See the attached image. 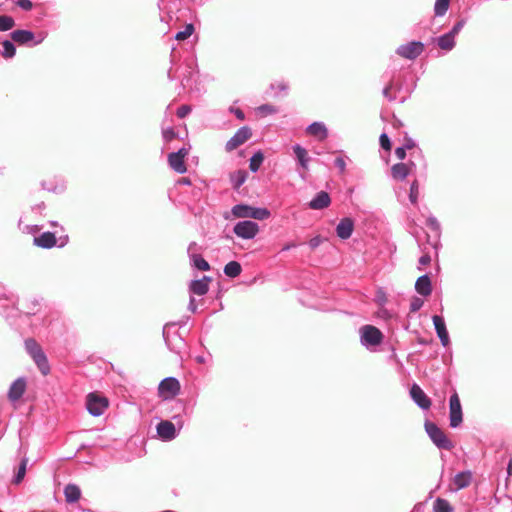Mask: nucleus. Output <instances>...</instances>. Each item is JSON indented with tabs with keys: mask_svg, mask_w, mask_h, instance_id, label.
<instances>
[{
	"mask_svg": "<svg viewBox=\"0 0 512 512\" xmlns=\"http://www.w3.org/2000/svg\"><path fill=\"white\" fill-rule=\"evenodd\" d=\"M64 495L66 502L74 503L79 500L81 496L80 488L75 484H68L64 488Z\"/></svg>",
	"mask_w": 512,
	"mask_h": 512,
	"instance_id": "nucleus-28",
	"label": "nucleus"
},
{
	"mask_svg": "<svg viewBox=\"0 0 512 512\" xmlns=\"http://www.w3.org/2000/svg\"><path fill=\"white\" fill-rule=\"evenodd\" d=\"M418 196H419V185H418V181L414 180L410 185V191H409V200L413 205L417 204Z\"/></svg>",
	"mask_w": 512,
	"mask_h": 512,
	"instance_id": "nucleus-42",
	"label": "nucleus"
},
{
	"mask_svg": "<svg viewBox=\"0 0 512 512\" xmlns=\"http://www.w3.org/2000/svg\"><path fill=\"white\" fill-rule=\"evenodd\" d=\"M376 302L379 306L383 307L387 302V297L382 289H379L376 294Z\"/></svg>",
	"mask_w": 512,
	"mask_h": 512,
	"instance_id": "nucleus-50",
	"label": "nucleus"
},
{
	"mask_svg": "<svg viewBox=\"0 0 512 512\" xmlns=\"http://www.w3.org/2000/svg\"><path fill=\"white\" fill-rule=\"evenodd\" d=\"M86 408L89 414H91L92 416H101L108 408V400L107 398L101 397L95 393H90L87 396Z\"/></svg>",
	"mask_w": 512,
	"mask_h": 512,
	"instance_id": "nucleus-9",
	"label": "nucleus"
},
{
	"mask_svg": "<svg viewBox=\"0 0 512 512\" xmlns=\"http://www.w3.org/2000/svg\"><path fill=\"white\" fill-rule=\"evenodd\" d=\"M12 40L19 45H29L30 47H34L42 43L44 37H40L35 40V34L30 30L18 29L14 30L10 34Z\"/></svg>",
	"mask_w": 512,
	"mask_h": 512,
	"instance_id": "nucleus-12",
	"label": "nucleus"
},
{
	"mask_svg": "<svg viewBox=\"0 0 512 512\" xmlns=\"http://www.w3.org/2000/svg\"><path fill=\"white\" fill-rule=\"evenodd\" d=\"M163 338L168 349L175 354L180 355L186 347V343L178 331L170 333V325L163 328Z\"/></svg>",
	"mask_w": 512,
	"mask_h": 512,
	"instance_id": "nucleus-7",
	"label": "nucleus"
},
{
	"mask_svg": "<svg viewBox=\"0 0 512 512\" xmlns=\"http://www.w3.org/2000/svg\"><path fill=\"white\" fill-rule=\"evenodd\" d=\"M271 213L267 208L251 206L250 219L266 220L270 217Z\"/></svg>",
	"mask_w": 512,
	"mask_h": 512,
	"instance_id": "nucleus-33",
	"label": "nucleus"
},
{
	"mask_svg": "<svg viewBox=\"0 0 512 512\" xmlns=\"http://www.w3.org/2000/svg\"><path fill=\"white\" fill-rule=\"evenodd\" d=\"M228 110L230 113L234 114L237 119H239L241 121L245 119V114L240 108L230 106Z\"/></svg>",
	"mask_w": 512,
	"mask_h": 512,
	"instance_id": "nucleus-55",
	"label": "nucleus"
},
{
	"mask_svg": "<svg viewBox=\"0 0 512 512\" xmlns=\"http://www.w3.org/2000/svg\"><path fill=\"white\" fill-rule=\"evenodd\" d=\"M247 172L245 170H237L230 175V182L233 189L238 190L247 179Z\"/></svg>",
	"mask_w": 512,
	"mask_h": 512,
	"instance_id": "nucleus-30",
	"label": "nucleus"
},
{
	"mask_svg": "<svg viewBox=\"0 0 512 512\" xmlns=\"http://www.w3.org/2000/svg\"><path fill=\"white\" fill-rule=\"evenodd\" d=\"M26 390V379L24 377H19L15 381L12 382L8 391V398L10 401H18Z\"/></svg>",
	"mask_w": 512,
	"mask_h": 512,
	"instance_id": "nucleus-16",
	"label": "nucleus"
},
{
	"mask_svg": "<svg viewBox=\"0 0 512 512\" xmlns=\"http://www.w3.org/2000/svg\"><path fill=\"white\" fill-rule=\"evenodd\" d=\"M259 232V225L252 220H242L237 222L233 227V233L245 240H251L256 237Z\"/></svg>",
	"mask_w": 512,
	"mask_h": 512,
	"instance_id": "nucleus-6",
	"label": "nucleus"
},
{
	"mask_svg": "<svg viewBox=\"0 0 512 512\" xmlns=\"http://www.w3.org/2000/svg\"><path fill=\"white\" fill-rule=\"evenodd\" d=\"M176 136H177V134L172 127H168L166 129H163V131H162V137H163L164 141H166V142L172 141L173 139L176 138Z\"/></svg>",
	"mask_w": 512,
	"mask_h": 512,
	"instance_id": "nucleus-47",
	"label": "nucleus"
},
{
	"mask_svg": "<svg viewBox=\"0 0 512 512\" xmlns=\"http://www.w3.org/2000/svg\"><path fill=\"white\" fill-rule=\"evenodd\" d=\"M177 184L189 186V185H191V180L189 178H187V177H183V178L178 180Z\"/></svg>",
	"mask_w": 512,
	"mask_h": 512,
	"instance_id": "nucleus-62",
	"label": "nucleus"
},
{
	"mask_svg": "<svg viewBox=\"0 0 512 512\" xmlns=\"http://www.w3.org/2000/svg\"><path fill=\"white\" fill-rule=\"evenodd\" d=\"M292 149L299 166H301L304 170H308L310 158L308 156L307 150L300 144L293 145Z\"/></svg>",
	"mask_w": 512,
	"mask_h": 512,
	"instance_id": "nucleus-23",
	"label": "nucleus"
},
{
	"mask_svg": "<svg viewBox=\"0 0 512 512\" xmlns=\"http://www.w3.org/2000/svg\"><path fill=\"white\" fill-rule=\"evenodd\" d=\"M322 241H323V239L321 238V236L317 235V236L312 237L309 240L308 244H309V247L312 250H314V249L318 248L321 245Z\"/></svg>",
	"mask_w": 512,
	"mask_h": 512,
	"instance_id": "nucleus-52",
	"label": "nucleus"
},
{
	"mask_svg": "<svg viewBox=\"0 0 512 512\" xmlns=\"http://www.w3.org/2000/svg\"><path fill=\"white\" fill-rule=\"evenodd\" d=\"M2 46H3L2 56L4 58H12L15 56L16 47L12 41L4 40L2 43Z\"/></svg>",
	"mask_w": 512,
	"mask_h": 512,
	"instance_id": "nucleus-37",
	"label": "nucleus"
},
{
	"mask_svg": "<svg viewBox=\"0 0 512 512\" xmlns=\"http://www.w3.org/2000/svg\"><path fill=\"white\" fill-rule=\"evenodd\" d=\"M354 231V220L350 217L342 218L336 226V234L342 240H347L351 237Z\"/></svg>",
	"mask_w": 512,
	"mask_h": 512,
	"instance_id": "nucleus-15",
	"label": "nucleus"
},
{
	"mask_svg": "<svg viewBox=\"0 0 512 512\" xmlns=\"http://www.w3.org/2000/svg\"><path fill=\"white\" fill-rule=\"evenodd\" d=\"M27 465H28V458L24 456L20 463L18 464L15 474L12 478V483L14 485H19L25 478L26 472H27Z\"/></svg>",
	"mask_w": 512,
	"mask_h": 512,
	"instance_id": "nucleus-26",
	"label": "nucleus"
},
{
	"mask_svg": "<svg viewBox=\"0 0 512 512\" xmlns=\"http://www.w3.org/2000/svg\"><path fill=\"white\" fill-rule=\"evenodd\" d=\"M270 89L272 91H275L274 96H279L280 93H284V95H286L287 91L289 89V86L286 82L279 81V82L271 83Z\"/></svg>",
	"mask_w": 512,
	"mask_h": 512,
	"instance_id": "nucleus-40",
	"label": "nucleus"
},
{
	"mask_svg": "<svg viewBox=\"0 0 512 512\" xmlns=\"http://www.w3.org/2000/svg\"><path fill=\"white\" fill-rule=\"evenodd\" d=\"M406 150L413 149L416 146L415 141L412 138L406 137L404 139V144L402 145Z\"/></svg>",
	"mask_w": 512,
	"mask_h": 512,
	"instance_id": "nucleus-58",
	"label": "nucleus"
},
{
	"mask_svg": "<svg viewBox=\"0 0 512 512\" xmlns=\"http://www.w3.org/2000/svg\"><path fill=\"white\" fill-rule=\"evenodd\" d=\"M393 81L391 80L389 82V84L387 86L384 87L382 93H383V96L388 100V101H393L395 99V97H393L390 93V90L392 89L393 87Z\"/></svg>",
	"mask_w": 512,
	"mask_h": 512,
	"instance_id": "nucleus-54",
	"label": "nucleus"
},
{
	"mask_svg": "<svg viewBox=\"0 0 512 512\" xmlns=\"http://www.w3.org/2000/svg\"><path fill=\"white\" fill-rule=\"evenodd\" d=\"M263 160H264V154L262 153V151H257L255 152L252 157L250 158V161H249V169L255 173L259 170L260 166L262 165L263 163Z\"/></svg>",
	"mask_w": 512,
	"mask_h": 512,
	"instance_id": "nucleus-34",
	"label": "nucleus"
},
{
	"mask_svg": "<svg viewBox=\"0 0 512 512\" xmlns=\"http://www.w3.org/2000/svg\"><path fill=\"white\" fill-rule=\"evenodd\" d=\"M425 49V45L421 41L413 40L405 44H401L396 49V54L407 60L417 59Z\"/></svg>",
	"mask_w": 512,
	"mask_h": 512,
	"instance_id": "nucleus-5",
	"label": "nucleus"
},
{
	"mask_svg": "<svg viewBox=\"0 0 512 512\" xmlns=\"http://www.w3.org/2000/svg\"><path fill=\"white\" fill-rule=\"evenodd\" d=\"M194 30H195V28L192 23L186 24L184 30L176 33L175 39L178 41L185 40L193 34Z\"/></svg>",
	"mask_w": 512,
	"mask_h": 512,
	"instance_id": "nucleus-39",
	"label": "nucleus"
},
{
	"mask_svg": "<svg viewBox=\"0 0 512 512\" xmlns=\"http://www.w3.org/2000/svg\"><path fill=\"white\" fill-rule=\"evenodd\" d=\"M45 207H46V206H45V203H44V202H40V203H38V204L34 205V206L32 207V210H33V211H36V210H43V209H45Z\"/></svg>",
	"mask_w": 512,
	"mask_h": 512,
	"instance_id": "nucleus-63",
	"label": "nucleus"
},
{
	"mask_svg": "<svg viewBox=\"0 0 512 512\" xmlns=\"http://www.w3.org/2000/svg\"><path fill=\"white\" fill-rule=\"evenodd\" d=\"M258 111L261 113V114H264V115H269V114H275L278 112V109L271 105V104H262L258 107Z\"/></svg>",
	"mask_w": 512,
	"mask_h": 512,
	"instance_id": "nucleus-44",
	"label": "nucleus"
},
{
	"mask_svg": "<svg viewBox=\"0 0 512 512\" xmlns=\"http://www.w3.org/2000/svg\"><path fill=\"white\" fill-rule=\"evenodd\" d=\"M251 205L240 203L236 204L231 209V214L235 218H242L244 220H250Z\"/></svg>",
	"mask_w": 512,
	"mask_h": 512,
	"instance_id": "nucleus-27",
	"label": "nucleus"
},
{
	"mask_svg": "<svg viewBox=\"0 0 512 512\" xmlns=\"http://www.w3.org/2000/svg\"><path fill=\"white\" fill-rule=\"evenodd\" d=\"M34 245L44 248L51 249L57 244V239L54 233L52 232H43L39 236L34 237L33 239Z\"/></svg>",
	"mask_w": 512,
	"mask_h": 512,
	"instance_id": "nucleus-19",
	"label": "nucleus"
},
{
	"mask_svg": "<svg viewBox=\"0 0 512 512\" xmlns=\"http://www.w3.org/2000/svg\"><path fill=\"white\" fill-rule=\"evenodd\" d=\"M180 382L175 377H166L159 383L158 392L164 399H172L180 393Z\"/></svg>",
	"mask_w": 512,
	"mask_h": 512,
	"instance_id": "nucleus-8",
	"label": "nucleus"
},
{
	"mask_svg": "<svg viewBox=\"0 0 512 512\" xmlns=\"http://www.w3.org/2000/svg\"><path fill=\"white\" fill-rule=\"evenodd\" d=\"M24 345L40 372L43 375H48L50 373V365L41 346L33 338L26 339Z\"/></svg>",
	"mask_w": 512,
	"mask_h": 512,
	"instance_id": "nucleus-1",
	"label": "nucleus"
},
{
	"mask_svg": "<svg viewBox=\"0 0 512 512\" xmlns=\"http://www.w3.org/2000/svg\"><path fill=\"white\" fill-rule=\"evenodd\" d=\"M410 173V165L406 163H396L391 168L392 177L396 180H404Z\"/></svg>",
	"mask_w": 512,
	"mask_h": 512,
	"instance_id": "nucleus-25",
	"label": "nucleus"
},
{
	"mask_svg": "<svg viewBox=\"0 0 512 512\" xmlns=\"http://www.w3.org/2000/svg\"><path fill=\"white\" fill-rule=\"evenodd\" d=\"M211 277L203 276L201 279L192 280L189 284V291L195 295L203 296L209 291Z\"/></svg>",
	"mask_w": 512,
	"mask_h": 512,
	"instance_id": "nucleus-18",
	"label": "nucleus"
},
{
	"mask_svg": "<svg viewBox=\"0 0 512 512\" xmlns=\"http://www.w3.org/2000/svg\"><path fill=\"white\" fill-rule=\"evenodd\" d=\"M174 154H177L179 157H181L182 159H185V157L188 155L189 153V149L185 148V147H182L180 149H178L176 152H173Z\"/></svg>",
	"mask_w": 512,
	"mask_h": 512,
	"instance_id": "nucleus-59",
	"label": "nucleus"
},
{
	"mask_svg": "<svg viewBox=\"0 0 512 512\" xmlns=\"http://www.w3.org/2000/svg\"><path fill=\"white\" fill-rule=\"evenodd\" d=\"M190 264L193 268L200 271L210 270V264L203 258L201 254L191 255Z\"/></svg>",
	"mask_w": 512,
	"mask_h": 512,
	"instance_id": "nucleus-32",
	"label": "nucleus"
},
{
	"mask_svg": "<svg viewBox=\"0 0 512 512\" xmlns=\"http://www.w3.org/2000/svg\"><path fill=\"white\" fill-rule=\"evenodd\" d=\"M42 187L43 189L49 191V192H54V193H58V192H61L63 191V187H61L60 189H58V187H47L45 185V182H42Z\"/></svg>",
	"mask_w": 512,
	"mask_h": 512,
	"instance_id": "nucleus-61",
	"label": "nucleus"
},
{
	"mask_svg": "<svg viewBox=\"0 0 512 512\" xmlns=\"http://www.w3.org/2000/svg\"><path fill=\"white\" fill-rule=\"evenodd\" d=\"M15 25L13 17L8 15H0V31L5 32L11 30Z\"/></svg>",
	"mask_w": 512,
	"mask_h": 512,
	"instance_id": "nucleus-38",
	"label": "nucleus"
},
{
	"mask_svg": "<svg viewBox=\"0 0 512 512\" xmlns=\"http://www.w3.org/2000/svg\"><path fill=\"white\" fill-rule=\"evenodd\" d=\"M449 420L452 428H457L463 421L462 406L457 392H454L449 399Z\"/></svg>",
	"mask_w": 512,
	"mask_h": 512,
	"instance_id": "nucleus-10",
	"label": "nucleus"
},
{
	"mask_svg": "<svg viewBox=\"0 0 512 512\" xmlns=\"http://www.w3.org/2000/svg\"><path fill=\"white\" fill-rule=\"evenodd\" d=\"M331 204L330 195L326 191H319L308 203V207L312 210H322Z\"/></svg>",
	"mask_w": 512,
	"mask_h": 512,
	"instance_id": "nucleus-17",
	"label": "nucleus"
},
{
	"mask_svg": "<svg viewBox=\"0 0 512 512\" xmlns=\"http://www.w3.org/2000/svg\"><path fill=\"white\" fill-rule=\"evenodd\" d=\"M436 42L437 45L445 51H451L456 45L455 38L448 32L436 38Z\"/></svg>",
	"mask_w": 512,
	"mask_h": 512,
	"instance_id": "nucleus-29",
	"label": "nucleus"
},
{
	"mask_svg": "<svg viewBox=\"0 0 512 512\" xmlns=\"http://www.w3.org/2000/svg\"><path fill=\"white\" fill-rule=\"evenodd\" d=\"M16 4L24 11H30L33 8V4L30 0H16Z\"/></svg>",
	"mask_w": 512,
	"mask_h": 512,
	"instance_id": "nucleus-51",
	"label": "nucleus"
},
{
	"mask_svg": "<svg viewBox=\"0 0 512 512\" xmlns=\"http://www.w3.org/2000/svg\"><path fill=\"white\" fill-rule=\"evenodd\" d=\"M191 112V107L189 105H181L176 112L178 118L183 119Z\"/></svg>",
	"mask_w": 512,
	"mask_h": 512,
	"instance_id": "nucleus-49",
	"label": "nucleus"
},
{
	"mask_svg": "<svg viewBox=\"0 0 512 512\" xmlns=\"http://www.w3.org/2000/svg\"><path fill=\"white\" fill-rule=\"evenodd\" d=\"M172 419L175 420V423L169 420H162L157 424V434L163 441L174 440L178 435V431L183 427L184 421L180 415H174Z\"/></svg>",
	"mask_w": 512,
	"mask_h": 512,
	"instance_id": "nucleus-3",
	"label": "nucleus"
},
{
	"mask_svg": "<svg viewBox=\"0 0 512 512\" xmlns=\"http://www.w3.org/2000/svg\"><path fill=\"white\" fill-rule=\"evenodd\" d=\"M432 321H433L434 329L436 331V334H437L441 344L444 347H447L450 344V338H449V333H448L444 318L440 315H434L432 317Z\"/></svg>",
	"mask_w": 512,
	"mask_h": 512,
	"instance_id": "nucleus-14",
	"label": "nucleus"
},
{
	"mask_svg": "<svg viewBox=\"0 0 512 512\" xmlns=\"http://www.w3.org/2000/svg\"><path fill=\"white\" fill-rule=\"evenodd\" d=\"M450 0H436L434 5L435 16H444L449 8Z\"/></svg>",
	"mask_w": 512,
	"mask_h": 512,
	"instance_id": "nucleus-36",
	"label": "nucleus"
},
{
	"mask_svg": "<svg viewBox=\"0 0 512 512\" xmlns=\"http://www.w3.org/2000/svg\"><path fill=\"white\" fill-rule=\"evenodd\" d=\"M415 290L423 297H427L432 293V283L428 274H424L416 280Z\"/></svg>",
	"mask_w": 512,
	"mask_h": 512,
	"instance_id": "nucleus-21",
	"label": "nucleus"
},
{
	"mask_svg": "<svg viewBox=\"0 0 512 512\" xmlns=\"http://www.w3.org/2000/svg\"><path fill=\"white\" fill-rule=\"evenodd\" d=\"M410 396L414 403L422 410H428L431 407V400L422 390V388L414 383L410 388Z\"/></svg>",
	"mask_w": 512,
	"mask_h": 512,
	"instance_id": "nucleus-13",
	"label": "nucleus"
},
{
	"mask_svg": "<svg viewBox=\"0 0 512 512\" xmlns=\"http://www.w3.org/2000/svg\"><path fill=\"white\" fill-rule=\"evenodd\" d=\"M335 166L339 169L340 173H344L346 170V161L344 157H337L334 160Z\"/></svg>",
	"mask_w": 512,
	"mask_h": 512,
	"instance_id": "nucleus-53",
	"label": "nucleus"
},
{
	"mask_svg": "<svg viewBox=\"0 0 512 512\" xmlns=\"http://www.w3.org/2000/svg\"><path fill=\"white\" fill-rule=\"evenodd\" d=\"M418 262L420 266H426L431 262V256L429 253H425L419 258Z\"/></svg>",
	"mask_w": 512,
	"mask_h": 512,
	"instance_id": "nucleus-57",
	"label": "nucleus"
},
{
	"mask_svg": "<svg viewBox=\"0 0 512 512\" xmlns=\"http://www.w3.org/2000/svg\"><path fill=\"white\" fill-rule=\"evenodd\" d=\"M423 304H424V302L421 298L414 296L410 301V311L411 312L419 311L422 308Z\"/></svg>",
	"mask_w": 512,
	"mask_h": 512,
	"instance_id": "nucleus-46",
	"label": "nucleus"
},
{
	"mask_svg": "<svg viewBox=\"0 0 512 512\" xmlns=\"http://www.w3.org/2000/svg\"><path fill=\"white\" fill-rule=\"evenodd\" d=\"M406 149L403 146L397 147L395 149V155L399 160H404L406 157Z\"/></svg>",
	"mask_w": 512,
	"mask_h": 512,
	"instance_id": "nucleus-56",
	"label": "nucleus"
},
{
	"mask_svg": "<svg viewBox=\"0 0 512 512\" xmlns=\"http://www.w3.org/2000/svg\"><path fill=\"white\" fill-rule=\"evenodd\" d=\"M188 309L192 313H195L197 311V304H196V301H195L194 297H190L189 304H188Z\"/></svg>",
	"mask_w": 512,
	"mask_h": 512,
	"instance_id": "nucleus-60",
	"label": "nucleus"
},
{
	"mask_svg": "<svg viewBox=\"0 0 512 512\" xmlns=\"http://www.w3.org/2000/svg\"><path fill=\"white\" fill-rule=\"evenodd\" d=\"M252 136V130L248 126L239 128L234 135L226 142L225 149L227 152H232L239 146L244 144Z\"/></svg>",
	"mask_w": 512,
	"mask_h": 512,
	"instance_id": "nucleus-11",
	"label": "nucleus"
},
{
	"mask_svg": "<svg viewBox=\"0 0 512 512\" xmlns=\"http://www.w3.org/2000/svg\"><path fill=\"white\" fill-rule=\"evenodd\" d=\"M425 431L428 434L434 445L443 450H451L454 445L451 440L445 435V433L433 422H425Z\"/></svg>",
	"mask_w": 512,
	"mask_h": 512,
	"instance_id": "nucleus-4",
	"label": "nucleus"
},
{
	"mask_svg": "<svg viewBox=\"0 0 512 512\" xmlns=\"http://www.w3.org/2000/svg\"><path fill=\"white\" fill-rule=\"evenodd\" d=\"M507 474L508 477L512 476V458L509 460L507 464Z\"/></svg>",
	"mask_w": 512,
	"mask_h": 512,
	"instance_id": "nucleus-64",
	"label": "nucleus"
},
{
	"mask_svg": "<svg viewBox=\"0 0 512 512\" xmlns=\"http://www.w3.org/2000/svg\"><path fill=\"white\" fill-rule=\"evenodd\" d=\"M360 343L367 350L374 351L383 341V333L373 325H364L359 329Z\"/></svg>",
	"mask_w": 512,
	"mask_h": 512,
	"instance_id": "nucleus-2",
	"label": "nucleus"
},
{
	"mask_svg": "<svg viewBox=\"0 0 512 512\" xmlns=\"http://www.w3.org/2000/svg\"><path fill=\"white\" fill-rule=\"evenodd\" d=\"M201 247L196 242H191L187 248L188 257L191 258V255L200 254Z\"/></svg>",
	"mask_w": 512,
	"mask_h": 512,
	"instance_id": "nucleus-48",
	"label": "nucleus"
},
{
	"mask_svg": "<svg viewBox=\"0 0 512 512\" xmlns=\"http://www.w3.org/2000/svg\"><path fill=\"white\" fill-rule=\"evenodd\" d=\"M242 272V266L237 261H230L224 266V274L230 278L238 277Z\"/></svg>",
	"mask_w": 512,
	"mask_h": 512,
	"instance_id": "nucleus-31",
	"label": "nucleus"
},
{
	"mask_svg": "<svg viewBox=\"0 0 512 512\" xmlns=\"http://www.w3.org/2000/svg\"><path fill=\"white\" fill-rule=\"evenodd\" d=\"M466 24V19L465 18H461L459 19L454 25L453 27L451 28V30L448 32L449 34H452V37L455 38L459 33L460 31L463 29V27L465 26Z\"/></svg>",
	"mask_w": 512,
	"mask_h": 512,
	"instance_id": "nucleus-43",
	"label": "nucleus"
},
{
	"mask_svg": "<svg viewBox=\"0 0 512 512\" xmlns=\"http://www.w3.org/2000/svg\"><path fill=\"white\" fill-rule=\"evenodd\" d=\"M426 225L433 231L435 232L436 236L439 237L440 236V232H441V226H440V223L439 221L437 220V218L433 215H430L427 220H426Z\"/></svg>",
	"mask_w": 512,
	"mask_h": 512,
	"instance_id": "nucleus-41",
	"label": "nucleus"
},
{
	"mask_svg": "<svg viewBox=\"0 0 512 512\" xmlns=\"http://www.w3.org/2000/svg\"><path fill=\"white\" fill-rule=\"evenodd\" d=\"M306 132L316 137L319 141H324L328 137V129L326 125L323 122H313L310 125L307 126Z\"/></svg>",
	"mask_w": 512,
	"mask_h": 512,
	"instance_id": "nucleus-20",
	"label": "nucleus"
},
{
	"mask_svg": "<svg viewBox=\"0 0 512 512\" xmlns=\"http://www.w3.org/2000/svg\"><path fill=\"white\" fill-rule=\"evenodd\" d=\"M379 143L382 149L386 151L391 150V140L386 133H382L379 137Z\"/></svg>",
	"mask_w": 512,
	"mask_h": 512,
	"instance_id": "nucleus-45",
	"label": "nucleus"
},
{
	"mask_svg": "<svg viewBox=\"0 0 512 512\" xmlns=\"http://www.w3.org/2000/svg\"><path fill=\"white\" fill-rule=\"evenodd\" d=\"M433 511L434 512H452L453 507L446 499L438 497L433 503Z\"/></svg>",
	"mask_w": 512,
	"mask_h": 512,
	"instance_id": "nucleus-35",
	"label": "nucleus"
},
{
	"mask_svg": "<svg viewBox=\"0 0 512 512\" xmlns=\"http://www.w3.org/2000/svg\"><path fill=\"white\" fill-rule=\"evenodd\" d=\"M472 481V473L471 471H462L457 473L453 478V483L455 485V490H461L470 485Z\"/></svg>",
	"mask_w": 512,
	"mask_h": 512,
	"instance_id": "nucleus-22",
	"label": "nucleus"
},
{
	"mask_svg": "<svg viewBox=\"0 0 512 512\" xmlns=\"http://www.w3.org/2000/svg\"><path fill=\"white\" fill-rule=\"evenodd\" d=\"M168 164L176 173L184 174L187 171L184 159L172 152L168 154Z\"/></svg>",
	"mask_w": 512,
	"mask_h": 512,
	"instance_id": "nucleus-24",
	"label": "nucleus"
}]
</instances>
